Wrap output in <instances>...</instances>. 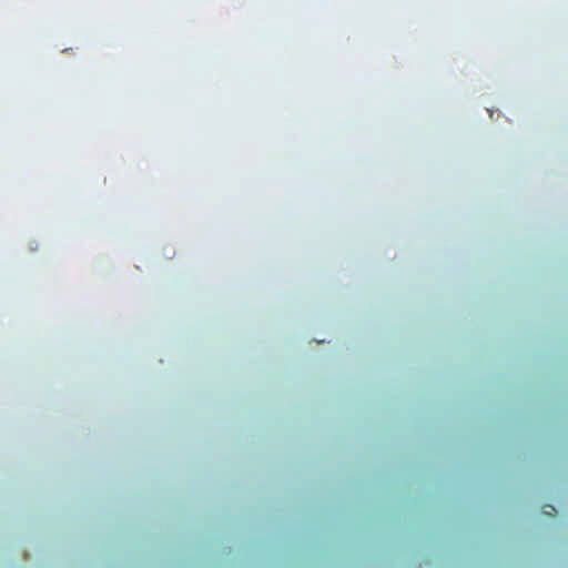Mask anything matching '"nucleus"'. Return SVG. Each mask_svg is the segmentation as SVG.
Returning <instances> with one entry per match:
<instances>
[{"label":"nucleus","mask_w":568,"mask_h":568,"mask_svg":"<svg viewBox=\"0 0 568 568\" xmlns=\"http://www.w3.org/2000/svg\"><path fill=\"white\" fill-rule=\"evenodd\" d=\"M555 513H556V508L554 506H551V505L544 506V514L549 515V516H555Z\"/></svg>","instance_id":"f257e3e1"}]
</instances>
